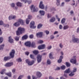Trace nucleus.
<instances>
[{
  "label": "nucleus",
  "instance_id": "obj_14",
  "mask_svg": "<svg viewBox=\"0 0 79 79\" xmlns=\"http://www.w3.org/2000/svg\"><path fill=\"white\" fill-rule=\"evenodd\" d=\"M39 7L41 9H44V5L43 4V2L41 1L40 3Z\"/></svg>",
  "mask_w": 79,
  "mask_h": 79
},
{
  "label": "nucleus",
  "instance_id": "obj_25",
  "mask_svg": "<svg viewBox=\"0 0 79 79\" xmlns=\"http://www.w3.org/2000/svg\"><path fill=\"white\" fill-rule=\"evenodd\" d=\"M35 55H37L39 53V51L37 50H35L33 52Z\"/></svg>",
  "mask_w": 79,
  "mask_h": 79
},
{
  "label": "nucleus",
  "instance_id": "obj_3",
  "mask_svg": "<svg viewBox=\"0 0 79 79\" xmlns=\"http://www.w3.org/2000/svg\"><path fill=\"white\" fill-rule=\"evenodd\" d=\"M30 8L32 12H36L38 10L37 7L34 6V5H32L30 7Z\"/></svg>",
  "mask_w": 79,
  "mask_h": 79
},
{
  "label": "nucleus",
  "instance_id": "obj_2",
  "mask_svg": "<svg viewBox=\"0 0 79 79\" xmlns=\"http://www.w3.org/2000/svg\"><path fill=\"white\" fill-rule=\"evenodd\" d=\"M25 31V29L22 27H19L18 31H16V34L17 35H19L21 34H22Z\"/></svg>",
  "mask_w": 79,
  "mask_h": 79
},
{
  "label": "nucleus",
  "instance_id": "obj_13",
  "mask_svg": "<svg viewBox=\"0 0 79 79\" xmlns=\"http://www.w3.org/2000/svg\"><path fill=\"white\" fill-rule=\"evenodd\" d=\"M45 48V44H43L39 46L38 47V48L39 50L44 49Z\"/></svg>",
  "mask_w": 79,
  "mask_h": 79
},
{
  "label": "nucleus",
  "instance_id": "obj_59",
  "mask_svg": "<svg viewBox=\"0 0 79 79\" xmlns=\"http://www.w3.org/2000/svg\"><path fill=\"white\" fill-rule=\"evenodd\" d=\"M26 55H29V52H25Z\"/></svg>",
  "mask_w": 79,
  "mask_h": 79
},
{
  "label": "nucleus",
  "instance_id": "obj_30",
  "mask_svg": "<svg viewBox=\"0 0 79 79\" xmlns=\"http://www.w3.org/2000/svg\"><path fill=\"white\" fill-rule=\"evenodd\" d=\"M49 57L50 59H53V58L52 57V52H51L50 53Z\"/></svg>",
  "mask_w": 79,
  "mask_h": 79
},
{
  "label": "nucleus",
  "instance_id": "obj_15",
  "mask_svg": "<svg viewBox=\"0 0 79 79\" xmlns=\"http://www.w3.org/2000/svg\"><path fill=\"white\" fill-rule=\"evenodd\" d=\"M13 64V62L8 63L5 65V66L6 67H10V66H12Z\"/></svg>",
  "mask_w": 79,
  "mask_h": 79
},
{
  "label": "nucleus",
  "instance_id": "obj_1",
  "mask_svg": "<svg viewBox=\"0 0 79 79\" xmlns=\"http://www.w3.org/2000/svg\"><path fill=\"white\" fill-rule=\"evenodd\" d=\"M18 22H17L14 24V25L16 27L19 26L20 25V24H21L22 25H24V22L22 19H19L18 20Z\"/></svg>",
  "mask_w": 79,
  "mask_h": 79
},
{
  "label": "nucleus",
  "instance_id": "obj_54",
  "mask_svg": "<svg viewBox=\"0 0 79 79\" xmlns=\"http://www.w3.org/2000/svg\"><path fill=\"white\" fill-rule=\"evenodd\" d=\"M60 47L61 48H63V45H62V44H61V43L60 44Z\"/></svg>",
  "mask_w": 79,
  "mask_h": 79
},
{
  "label": "nucleus",
  "instance_id": "obj_56",
  "mask_svg": "<svg viewBox=\"0 0 79 79\" xmlns=\"http://www.w3.org/2000/svg\"><path fill=\"white\" fill-rule=\"evenodd\" d=\"M62 28H63V27L62 26V25H60L59 26V28L60 29H61Z\"/></svg>",
  "mask_w": 79,
  "mask_h": 79
},
{
  "label": "nucleus",
  "instance_id": "obj_7",
  "mask_svg": "<svg viewBox=\"0 0 79 79\" xmlns=\"http://www.w3.org/2000/svg\"><path fill=\"white\" fill-rule=\"evenodd\" d=\"M32 18V15H29L28 16V19H27L26 20V23L27 24H28L29 23V22L30 21V19H31Z\"/></svg>",
  "mask_w": 79,
  "mask_h": 79
},
{
  "label": "nucleus",
  "instance_id": "obj_8",
  "mask_svg": "<svg viewBox=\"0 0 79 79\" xmlns=\"http://www.w3.org/2000/svg\"><path fill=\"white\" fill-rule=\"evenodd\" d=\"M75 58H76V56H74L73 58L70 60V61L71 63L73 64H76V59Z\"/></svg>",
  "mask_w": 79,
  "mask_h": 79
},
{
  "label": "nucleus",
  "instance_id": "obj_18",
  "mask_svg": "<svg viewBox=\"0 0 79 79\" xmlns=\"http://www.w3.org/2000/svg\"><path fill=\"white\" fill-rule=\"evenodd\" d=\"M13 40L11 38V37L10 36L9 37L8 42L10 43H13Z\"/></svg>",
  "mask_w": 79,
  "mask_h": 79
},
{
  "label": "nucleus",
  "instance_id": "obj_5",
  "mask_svg": "<svg viewBox=\"0 0 79 79\" xmlns=\"http://www.w3.org/2000/svg\"><path fill=\"white\" fill-rule=\"evenodd\" d=\"M35 25V23L34 21H32L30 23V27L31 29H35L36 27V26H34Z\"/></svg>",
  "mask_w": 79,
  "mask_h": 79
},
{
  "label": "nucleus",
  "instance_id": "obj_19",
  "mask_svg": "<svg viewBox=\"0 0 79 79\" xmlns=\"http://www.w3.org/2000/svg\"><path fill=\"white\" fill-rule=\"evenodd\" d=\"M36 76L38 77H40L42 76V74L39 72H37L36 74Z\"/></svg>",
  "mask_w": 79,
  "mask_h": 79
},
{
  "label": "nucleus",
  "instance_id": "obj_11",
  "mask_svg": "<svg viewBox=\"0 0 79 79\" xmlns=\"http://www.w3.org/2000/svg\"><path fill=\"white\" fill-rule=\"evenodd\" d=\"M15 50H12L11 52L10 53V56L11 58H14L15 56Z\"/></svg>",
  "mask_w": 79,
  "mask_h": 79
},
{
  "label": "nucleus",
  "instance_id": "obj_47",
  "mask_svg": "<svg viewBox=\"0 0 79 79\" xmlns=\"http://www.w3.org/2000/svg\"><path fill=\"white\" fill-rule=\"evenodd\" d=\"M44 32H45V33H46L47 35H48L49 34V31L46 30L44 31Z\"/></svg>",
  "mask_w": 79,
  "mask_h": 79
},
{
  "label": "nucleus",
  "instance_id": "obj_50",
  "mask_svg": "<svg viewBox=\"0 0 79 79\" xmlns=\"http://www.w3.org/2000/svg\"><path fill=\"white\" fill-rule=\"evenodd\" d=\"M23 77V76L20 75L19 77L18 78V79H21Z\"/></svg>",
  "mask_w": 79,
  "mask_h": 79
},
{
  "label": "nucleus",
  "instance_id": "obj_46",
  "mask_svg": "<svg viewBox=\"0 0 79 79\" xmlns=\"http://www.w3.org/2000/svg\"><path fill=\"white\" fill-rule=\"evenodd\" d=\"M2 25H3V26H4V27H8V26H9V25H8V24H5L4 23H3Z\"/></svg>",
  "mask_w": 79,
  "mask_h": 79
},
{
  "label": "nucleus",
  "instance_id": "obj_57",
  "mask_svg": "<svg viewBox=\"0 0 79 79\" xmlns=\"http://www.w3.org/2000/svg\"><path fill=\"white\" fill-rule=\"evenodd\" d=\"M16 18V17L15 15L12 16V19H15V18Z\"/></svg>",
  "mask_w": 79,
  "mask_h": 79
},
{
  "label": "nucleus",
  "instance_id": "obj_27",
  "mask_svg": "<svg viewBox=\"0 0 79 79\" xmlns=\"http://www.w3.org/2000/svg\"><path fill=\"white\" fill-rule=\"evenodd\" d=\"M16 5L18 6H22V4L21 2H18L16 3Z\"/></svg>",
  "mask_w": 79,
  "mask_h": 79
},
{
  "label": "nucleus",
  "instance_id": "obj_40",
  "mask_svg": "<svg viewBox=\"0 0 79 79\" xmlns=\"http://www.w3.org/2000/svg\"><path fill=\"white\" fill-rule=\"evenodd\" d=\"M19 39V37H18V36H16L15 38V40H16V41H18Z\"/></svg>",
  "mask_w": 79,
  "mask_h": 79
},
{
  "label": "nucleus",
  "instance_id": "obj_28",
  "mask_svg": "<svg viewBox=\"0 0 79 79\" xmlns=\"http://www.w3.org/2000/svg\"><path fill=\"white\" fill-rule=\"evenodd\" d=\"M55 21V17H52L50 20V22L52 23L53 22H54Z\"/></svg>",
  "mask_w": 79,
  "mask_h": 79
},
{
  "label": "nucleus",
  "instance_id": "obj_61",
  "mask_svg": "<svg viewBox=\"0 0 79 79\" xmlns=\"http://www.w3.org/2000/svg\"><path fill=\"white\" fill-rule=\"evenodd\" d=\"M48 18H50V17H51V15L49 14H48Z\"/></svg>",
  "mask_w": 79,
  "mask_h": 79
},
{
  "label": "nucleus",
  "instance_id": "obj_22",
  "mask_svg": "<svg viewBox=\"0 0 79 79\" xmlns=\"http://www.w3.org/2000/svg\"><path fill=\"white\" fill-rule=\"evenodd\" d=\"M5 46V44H3L0 45V50H3V49Z\"/></svg>",
  "mask_w": 79,
  "mask_h": 79
},
{
  "label": "nucleus",
  "instance_id": "obj_37",
  "mask_svg": "<svg viewBox=\"0 0 79 79\" xmlns=\"http://www.w3.org/2000/svg\"><path fill=\"white\" fill-rule=\"evenodd\" d=\"M68 28H69V26L67 25V26H64V29H68Z\"/></svg>",
  "mask_w": 79,
  "mask_h": 79
},
{
  "label": "nucleus",
  "instance_id": "obj_58",
  "mask_svg": "<svg viewBox=\"0 0 79 79\" xmlns=\"http://www.w3.org/2000/svg\"><path fill=\"white\" fill-rule=\"evenodd\" d=\"M15 71H16V69H14L12 70V72L13 73H15Z\"/></svg>",
  "mask_w": 79,
  "mask_h": 79
},
{
  "label": "nucleus",
  "instance_id": "obj_21",
  "mask_svg": "<svg viewBox=\"0 0 79 79\" xmlns=\"http://www.w3.org/2000/svg\"><path fill=\"white\" fill-rule=\"evenodd\" d=\"M62 59H63V57L62 56H61L60 57V59L58 60V63H61V61H62Z\"/></svg>",
  "mask_w": 79,
  "mask_h": 79
},
{
  "label": "nucleus",
  "instance_id": "obj_42",
  "mask_svg": "<svg viewBox=\"0 0 79 79\" xmlns=\"http://www.w3.org/2000/svg\"><path fill=\"white\" fill-rule=\"evenodd\" d=\"M3 40V39L2 37H0V44H1Z\"/></svg>",
  "mask_w": 79,
  "mask_h": 79
},
{
  "label": "nucleus",
  "instance_id": "obj_35",
  "mask_svg": "<svg viewBox=\"0 0 79 79\" xmlns=\"http://www.w3.org/2000/svg\"><path fill=\"white\" fill-rule=\"evenodd\" d=\"M6 74L9 77H11V73H6Z\"/></svg>",
  "mask_w": 79,
  "mask_h": 79
},
{
  "label": "nucleus",
  "instance_id": "obj_39",
  "mask_svg": "<svg viewBox=\"0 0 79 79\" xmlns=\"http://www.w3.org/2000/svg\"><path fill=\"white\" fill-rule=\"evenodd\" d=\"M47 64H50L51 63V61H50V60L49 59L47 61Z\"/></svg>",
  "mask_w": 79,
  "mask_h": 79
},
{
  "label": "nucleus",
  "instance_id": "obj_33",
  "mask_svg": "<svg viewBox=\"0 0 79 79\" xmlns=\"http://www.w3.org/2000/svg\"><path fill=\"white\" fill-rule=\"evenodd\" d=\"M57 2L56 4L57 6L60 5V0H56Z\"/></svg>",
  "mask_w": 79,
  "mask_h": 79
},
{
  "label": "nucleus",
  "instance_id": "obj_29",
  "mask_svg": "<svg viewBox=\"0 0 79 79\" xmlns=\"http://www.w3.org/2000/svg\"><path fill=\"white\" fill-rule=\"evenodd\" d=\"M31 46L32 47H33V48H35V47H36V46H35V43L33 42L31 44Z\"/></svg>",
  "mask_w": 79,
  "mask_h": 79
},
{
  "label": "nucleus",
  "instance_id": "obj_6",
  "mask_svg": "<svg viewBox=\"0 0 79 79\" xmlns=\"http://www.w3.org/2000/svg\"><path fill=\"white\" fill-rule=\"evenodd\" d=\"M42 56L38 55H37V61L38 63H40L41 62V61H42Z\"/></svg>",
  "mask_w": 79,
  "mask_h": 79
},
{
  "label": "nucleus",
  "instance_id": "obj_26",
  "mask_svg": "<svg viewBox=\"0 0 79 79\" xmlns=\"http://www.w3.org/2000/svg\"><path fill=\"white\" fill-rule=\"evenodd\" d=\"M10 56L8 57H5L4 58V60L5 61H7V60H10Z\"/></svg>",
  "mask_w": 79,
  "mask_h": 79
},
{
  "label": "nucleus",
  "instance_id": "obj_34",
  "mask_svg": "<svg viewBox=\"0 0 79 79\" xmlns=\"http://www.w3.org/2000/svg\"><path fill=\"white\" fill-rule=\"evenodd\" d=\"M17 61H18V62H21V61H22V60L21 58H19L17 59Z\"/></svg>",
  "mask_w": 79,
  "mask_h": 79
},
{
  "label": "nucleus",
  "instance_id": "obj_4",
  "mask_svg": "<svg viewBox=\"0 0 79 79\" xmlns=\"http://www.w3.org/2000/svg\"><path fill=\"white\" fill-rule=\"evenodd\" d=\"M26 61L29 66H31V65H32L35 62L34 60H32L31 61H30V60L29 59H27L26 60Z\"/></svg>",
  "mask_w": 79,
  "mask_h": 79
},
{
  "label": "nucleus",
  "instance_id": "obj_44",
  "mask_svg": "<svg viewBox=\"0 0 79 79\" xmlns=\"http://www.w3.org/2000/svg\"><path fill=\"white\" fill-rule=\"evenodd\" d=\"M30 57L31 58H32V59H34V56L33 55H32V54L30 55Z\"/></svg>",
  "mask_w": 79,
  "mask_h": 79
},
{
  "label": "nucleus",
  "instance_id": "obj_17",
  "mask_svg": "<svg viewBox=\"0 0 79 79\" xmlns=\"http://www.w3.org/2000/svg\"><path fill=\"white\" fill-rule=\"evenodd\" d=\"M25 44L26 46H27V47H31V42H27L25 43Z\"/></svg>",
  "mask_w": 79,
  "mask_h": 79
},
{
  "label": "nucleus",
  "instance_id": "obj_16",
  "mask_svg": "<svg viewBox=\"0 0 79 79\" xmlns=\"http://www.w3.org/2000/svg\"><path fill=\"white\" fill-rule=\"evenodd\" d=\"M21 0V1H23V2H24V1L25 3L27 2L29 4H31V3H32L31 0H30V1H28V0Z\"/></svg>",
  "mask_w": 79,
  "mask_h": 79
},
{
  "label": "nucleus",
  "instance_id": "obj_36",
  "mask_svg": "<svg viewBox=\"0 0 79 79\" xmlns=\"http://www.w3.org/2000/svg\"><path fill=\"white\" fill-rule=\"evenodd\" d=\"M65 19L64 18H63L61 20V23L62 24L64 23L65 22Z\"/></svg>",
  "mask_w": 79,
  "mask_h": 79
},
{
  "label": "nucleus",
  "instance_id": "obj_24",
  "mask_svg": "<svg viewBox=\"0 0 79 79\" xmlns=\"http://www.w3.org/2000/svg\"><path fill=\"white\" fill-rule=\"evenodd\" d=\"M40 13L41 15H45V11L43 10H40Z\"/></svg>",
  "mask_w": 79,
  "mask_h": 79
},
{
  "label": "nucleus",
  "instance_id": "obj_31",
  "mask_svg": "<svg viewBox=\"0 0 79 79\" xmlns=\"http://www.w3.org/2000/svg\"><path fill=\"white\" fill-rule=\"evenodd\" d=\"M5 71L6 70L5 69L2 70L0 72L1 74H5Z\"/></svg>",
  "mask_w": 79,
  "mask_h": 79
},
{
  "label": "nucleus",
  "instance_id": "obj_60",
  "mask_svg": "<svg viewBox=\"0 0 79 79\" xmlns=\"http://www.w3.org/2000/svg\"><path fill=\"white\" fill-rule=\"evenodd\" d=\"M51 39H54V36L53 35H52L51 36Z\"/></svg>",
  "mask_w": 79,
  "mask_h": 79
},
{
  "label": "nucleus",
  "instance_id": "obj_38",
  "mask_svg": "<svg viewBox=\"0 0 79 79\" xmlns=\"http://www.w3.org/2000/svg\"><path fill=\"white\" fill-rule=\"evenodd\" d=\"M42 24H40L38 26V29H40L42 27Z\"/></svg>",
  "mask_w": 79,
  "mask_h": 79
},
{
  "label": "nucleus",
  "instance_id": "obj_64",
  "mask_svg": "<svg viewBox=\"0 0 79 79\" xmlns=\"http://www.w3.org/2000/svg\"><path fill=\"white\" fill-rule=\"evenodd\" d=\"M32 78H33V79H37V77L34 76H32Z\"/></svg>",
  "mask_w": 79,
  "mask_h": 79
},
{
  "label": "nucleus",
  "instance_id": "obj_53",
  "mask_svg": "<svg viewBox=\"0 0 79 79\" xmlns=\"http://www.w3.org/2000/svg\"><path fill=\"white\" fill-rule=\"evenodd\" d=\"M56 17L57 19H58V21L60 22V18H58V15H56Z\"/></svg>",
  "mask_w": 79,
  "mask_h": 79
},
{
  "label": "nucleus",
  "instance_id": "obj_55",
  "mask_svg": "<svg viewBox=\"0 0 79 79\" xmlns=\"http://www.w3.org/2000/svg\"><path fill=\"white\" fill-rule=\"evenodd\" d=\"M48 48L49 50H50V49H51V48H52V46H48Z\"/></svg>",
  "mask_w": 79,
  "mask_h": 79
},
{
  "label": "nucleus",
  "instance_id": "obj_51",
  "mask_svg": "<svg viewBox=\"0 0 79 79\" xmlns=\"http://www.w3.org/2000/svg\"><path fill=\"white\" fill-rule=\"evenodd\" d=\"M60 67H57L56 68V69H55V70L56 71L57 70H60Z\"/></svg>",
  "mask_w": 79,
  "mask_h": 79
},
{
  "label": "nucleus",
  "instance_id": "obj_23",
  "mask_svg": "<svg viewBox=\"0 0 79 79\" xmlns=\"http://www.w3.org/2000/svg\"><path fill=\"white\" fill-rule=\"evenodd\" d=\"M65 73L68 74L70 73V69H68L66 70L65 72Z\"/></svg>",
  "mask_w": 79,
  "mask_h": 79
},
{
  "label": "nucleus",
  "instance_id": "obj_62",
  "mask_svg": "<svg viewBox=\"0 0 79 79\" xmlns=\"http://www.w3.org/2000/svg\"><path fill=\"white\" fill-rule=\"evenodd\" d=\"M58 32L57 31H55L54 33V34H58Z\"/></svg>",
  "mask_w": 79,
  "mask_h": 79
},
{
  "label": "nucleus",
  "instance_id": "obj_43",
  "mask_svg": "<svg viewBox=\"0 0 79 79\" xmlns=\"http://www.w3.org/2000/svg\"><path fill=\"white\" fill-rule=\"evenodd\" d=\"M9 20H11V19H13V16L12 15L9 16Z\"/></svg>",
  "mask_w": 79,
  "mask_h": 79
},
{
  "label": "nucleus",
  "instance_id": "obj_10",
  "mask_svg": "<svg viewBox=\"0 0 79 79\" xmlns=\"http://www.w3.org/2000/svg\"><path fill=\"white\" fill-rule=\"evenodd\" d=\"M76 71H77V69L76 68H74L73 70V72H72L69 74V76H74V73H75V72H76Z\"/></svg>",
  "mask_w": 79,
  "mask_h": 79
},
{
  "label": "nucleus",
  "instance_id": "obj_48",
  "mask_svg": "<svg viewBox=\"0 0 79 79\" xmlns=\"http://www.w3.org/2000/svg\"><path fill=\"white\" fill-rule=\"evenodd\" d=\"M15 4L14 3H12L11 4V6L12 7H15Z\"/></svg>",
  "mask_w": 79,
  "mask_h": 79
},
{
  "label": "nucleus",
  "instance_id": "obj_52",
  "mask_svg": "<svg viewBox=\"0 0 79 79\" xmlns=\"http://www.w3.org/2000/svg\"><path fill=\"white\" fill-rule=\"evenodd\" d=\"M3 24V22L2 21H0V25Z\"/></svg>",
  "mask_w": 79,
  "mask_h": 79
},
{
  "label": "nucleus",
  "instance_id": "obj_20",
  "mask_svg": "<svg viewBox=\"0 0 79 79\" xmlns=\"http://www.w3.org/2000/svg\"><path fill=\"white\" fill-rule=\"evenodd\" d=\"M28 37V36L27 35H25L22 37V39L23 40H26L27 39Z\"/></svg>",
  "mask_w": 79,
  "mask_h": 79
},
{
  "label": "nucleus",
  "instance_id": "obj_49",
  "mask_svg": "<svg viewBox=\"0 0 79 79\" xmlns=\"http://www.w3.org/2000/svg\"><path fill=\"white\" fill-rule=\"evenodd\" d=\"M34 37V35H31L29 36V37L30 38V39H32L33 37Z\"/></svg>",
  "mask_w": 79,
  "mask_h": 79
},
{
  "label": "nucleus",
  "instance_id": "obj_32",
  "mask_svg": "<svg viewBox=\"0 0 79 79\" xmlns=\"http://www.w3.org/2000/svg\"><path fill=\"white\" fill-rule=\"evenodd\" d=\"M66 64L67 67H69L71 66V64L69 62H66Z\"/></svg>",
  "mask_w": 79,
  "mask_h": 79
},
{
  "label": "nucleus",
  "instance_id": "obj_45",
  "mask_svg": "<svg viewBox=\"0 0 79 79\" xmlns=\"http://www.w3.org/2000/svg\"><path fill=\"white\" fill-rule=\"evenodd\" d=\"M43 41L42 40H39L38 42V44H42V43H43Z\"/></svg>",
  "mask_w": 79,
  "mask_h": 79
},
{
  "label": "nucleus",
  "instance_id": "obj_63",
  "mask_svg": "<svg viewBox=\"0 0 79 79\" xmlns=\"http://www.w3.org/2000/svg\"><path fill=\"white\" fill-rule=\"evenodd\" d=\"M49 79H54V78L52 77V76H50L49 77Z\"/></svg>",
  "mask_w": 79,
  "mask_h": 79
},
{
  "label": "nucleus",
  "instance_id": "obj_12",
  "mask_svg": "<svg viewBox=\"0 0 79 79\" xmlns=\"http://www.w3.org/2000/svg\"><path fill=\"white\" fill-rule=\"evenodd\" d=\"M43 32H39L36 34V36L38 38L39 37H42V35H43Z\"/></svg>",
  "mask_w": 79,
  "mask_h": 79
},
{
  "label": "nucleus",
  "instance_id": "obj_9",
  "mask_svg": "<svg viewBox=\"0 0 79 79\" xmlns=\"http://www.w3.org/2000/svg\"><path fill=\"white\" fill-rule=\"evenodd\" d=\"M72 41V42H74V43L76 42L77 43H79V39L77 38H75V37H73Z\"/></svg>",
  "mask_w": 79,
  "mask_h": 79
},
{
  "label": "nucleus",
  "instance_id": "obj_41",
  "mask_svg": "<svg viewBox=\"0 0 79 79\" xmlns=\"http://www.w3.org/2000/svg\"><path fill=\"white\" fill-rule=\"evenodd\" d=\"M66 68V67L64 65H62V66L61 67V69H65V68Z\"/></svg>",
  "mask_w": 79,
  "mask_h": 79
}]
</instances>
